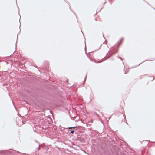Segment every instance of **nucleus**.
I'll return each instance as SVG.
<instances>
[{
    "mask_svg": "<svg viewBox=\"0 0 155 155\" xmlns=\"http://www.w3.org/2000/svg\"><path fill=\"white\" fill-rule=\"evenodd\" d=\"M74 132V131L73 130H72L71 131V132H70V133H73Z\"/></svg>",
    "mask_w": 155,
    "mask_h": 155,
    "instance_id": "obj_2",
    "label": "nucleus"
},
{
    "mask_svg": "<svg viewBox=\"0 0 155 155\" xmlns=\"http://www.w3.org/2000/svg\"><path fill=\"white\" fill-rule=\"evenodd\" d=\"M95 20L96 21H97V20L96 18H95Z\"/></svg>",
    "mask_w": 155,
    "mask_h": 155,
    "instance_id": "obj_3",
    "label": "nucleus"
},
{
    "mask_svg": "<svg viewBox=\"0 0 155 155\" xmlns=\"http://www.w3.org/2000/svg\"><path fill=\"white\" fill-rule=\"evenodd\" d=\"M75 128V127H69V129H74Z\"/></svg>",
    "mask_w": 155,
    "mask_h": 155,
    "instance_id": "obj_1",
    "label": "nucleus"
}]
</instances>
